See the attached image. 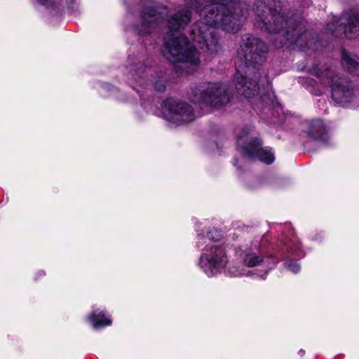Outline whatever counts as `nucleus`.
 Segmentation results:
<instances>
[{"label": "nucleus", "mask_w": 359, "mask_h": 359, "mask_svg": "<svg viewBox=\"0 0 359 359\" xmlns=\"http://www.w3.org/2000/svg\"><path fill=\"white\" fill-rule=\"evenodd\" d=\"M276 103L274 95L272 93H266L260 96L259 102L255 106V109L257 111L264 110V109L270 110L272 107L275 106Z\"/></svg>", "instance_id": "17"}, {"label": "nucleus", "mask_w": 359, "mask_h": 359, "mask_svg": "<svg viewBox=\"0 0 359 359\" xmlns=\"http://www.w3.org/2000/svg\"><path fill=\"white\" fill-rule=\"evenodd\" d=\"M67 7L72 12H75L78 10V0H66Z\"/></svg>", "instance_id": "21"}, {"label": "nucleus", "mask_w": 359, "mask_h": 359, "mask_svg": "<svg viewBox=\"0 0 359 359\" xmlns=\"http://www.w3.org/2000/svg\"><path fill=\"white\" fill-rule=\"evenodd\" d=\"M128 70V83L132 88L137 86L147 88L151 83L154 89L158 92H164L168 83V77L163 72H156L152 67L150 60H144V57H130L126 65Z\"/></svg>", "instance_id": "6"}, {"label": "nucleus", "mask_w": 359, "mask_h": 359, "mask_svg": "<svg viewBox=\"0 0 359 359\" xmlns=\"http://www.w3.org/2000/svg\"><path fill=\"white\" fill-rule=\"evenodd\" d=\"M219 237V234L217 232V230L213 229L211 231H209L207 233V235L205 236L201 233H198L197 236L198 241L196 242L197 245L199 246L200 244H205L207 243V240L211 241V240H218Z\"/></svg>", "instance_id": "18"}, {"label": "nucleus", "mask_w": 359, "mask_h": 359, "mask_svg": "<svg viewBox=\"0 0 359 359\" xmlns=\"http://www.w3.org/2000/svg\"><path fill=\"white\" fill-rule=\"evenodd\" d=\"M353 107H359V87L354 88V95H353Z\"/></svg>", "instance_id": "22"}, {"label": "nucleus", "mask_w": 359, "mask_h": 359, "mask_svg": "<svg viewBox=\"0 0 359 359\" xmlns=\"http://www.w3.org/2000/svg\"><path fill=\"white\" fill-rule=\"evenodd\" d=\"M245 266L248 267H260L261 273L255 276L264 278L268 272L273 269L278 259L273 257L265 256L257 245L241 249L239 254Z\"/></svg>", "instance_id": "12"}, {"label": "nucleus", "mask_w": 359, "mask_h": 359, "mask_svg": "<svg viewBox=\"0 0 359 359\" xmlns=\"http://www.w3.org/2000/svg\"><path fill=\"white\" fill-rule=\"evenodd\" d=\"M341 64L349 74L359 76V57L343 49L341 50Z\"/></svg>", "instance_id": "15"}, {"label": "nucleus", "mask_w": 359, "mask_h": 359, "mask_svg": "<svg viewBox=\"0 0 359 359\" xmlns=\"http://www.w3.org/2000/svg\"><path fill=\"white\" fill-rule=\"evenodd\" d=\"M102 88L104 90L106 89L107 90H116L114 87L111 86L109 84H104Z\"/></svg>", "instance_id": "24"}, {"label": "nucleus", "mask_w": 359, "mask_h": 359, "mask_svg": "<svg viewBox=\"0 0 359 359\" xmlns=\"http://www.w3.org/2000/svg\"><path fill=\"white\" fill-rule=\"evenodd\" d=\"M285 267L294 273H297L300 271V265L297 260H290L285 263Z\"/></svg>", "instance_id": "20"}, {"label": "nucleus", "mask_w": 359, "mask_h": 359, "mask_svg": "<svg viewBox=\"0 0 359 359\" xmlns=\"http://www.w3.org/2000/svg\"><path fill=\"white\" fill-rule=\"evenodd\" d=\"M161 109L164 118L177 125L189 123L196 118L192 106L178 99L167 98L162 102Z\"/></svg>", "instance_id": "10"}, {"label": "nucleus", "mask_w": 359, "mask_h": 359, "mask_svg": "<svg viewBox=\"0 0 359 359\" xmlns=\"http://www.w3.org/2000/svg\"><path fill=\"white\" fill-rule=\"evenodd\" d=\"M193 10L200 18L192 27V40L211 57L219 49L217 28L236 33L248 14L245 4L235 0H185L184 7L165 20L161 13L148 5L141 12L140 20L133 25L134 31L144 36L158 32L165 25L170 32L179 31L191 21Z\"/></svg>", "instance_id": "1"}, {"label": "nucleus", "mask_w": 359, "mask_h": 359, "mask_svg": "<svg viewBox=\"0 0 359 359\" xmlns=\"http://www.w3.org/2000/svg\"><path fill=\"white\" fill-rule=\"evenodd\" d=\"M59 0H36V1L47 7L54 6Z\"/></svg>", "instance_id": "23"}, {"label": "nucleus", "mask_w": 359, "mask_h": 359, "mask_svg": "<svg viewBox=\"0 0 359 359\" xmlns=\"http://www.w3.org/2000/svg\"><path fill=\"white\" fill-rule=\"evenodd\" d=\"M242 41L238 56L244 62L246 70L245 75L236 72L235 86L238 94L251 98L258 93L262 83L259 67L266 60L268 46L261 39L249 34L243 36Z\"/></svg>", "instance_id": "3"}, {"label": "nucleus", "mask_w": 359, "mask_h": 359, "mask_svg": "<svg viewBox=\"0 0 359 359\" xmlns=\"http://www.w3.org/2000/svg\"><path fill=\"white\" fill-rule=\"evenodd\" d=\"M233 165H237V160H236V159L234 160Z\"/></svg>", "instance_id": "26"}, {"label": "nucleus", "mask_w": 359, "mask_h": 359, "mask_svg": "<svg viewBox=\"0 0 359 359\" xmlns=\"http://www.w3.org/2000/svg\"><path fill=\"white\" fill-rule=\"evenodd\" d=\"M299 354L300 355H303L304 354V350H302V349H301V350L299 351Z\"/></svg>", "instance_id": "25"}, {"label": "nucleus", "mask_w": 359, "mask_h": 359, "mask_svg": "<svg viewBox=\"0 0 359 359\" xmlns=\"http://www.w3.org/2000/svg\"><path fill=\"white\" fill-rule=\"evenodd\" d=\"M252 11L257 27L283 37L279 43H276L278 48L288 46L302 51L318 49L316 32L306 29V22L302 16L284 11L280 0H255Z\"/></svg>", "instance_id": "2"}, {"label": "nucleus", "mask_w": 359, "mask_h": 359, "mask_svg": "<svg viewBox=\"0 0 359 359\" xmlns=\"http://www.w3.org/2000/svg\"><path fill=\"white\" fill-rule=\"evenodd\" d=\"M253 127L246 126L237 133V144L242 149V154L250 161L259 160L266 164H271L274 161V156L267 148L262 147V142L257 137H250Z\"/></svg>", "instance_id": "8"}, {"label": "nucleus", "mask_w": 359, "mask_h": 359, "mask_svg": "<svg viewBox=\"0 0 359 359\" xmlns=\"http://www.w3.org/2000/svg\"><path fill=\"white\" fill-rule=\"evenodd\" d=\"M306 133L309 139L323 144H326L329 138L327 128L321 119L310 121Z\"/></svg>", "instance_id": "13"}, {"label": "nucleus", "mask_w": 359, "mask_h": 359, "mask_svg": "<svg viewBox=\"0 0 359 359\" xmlns=\"http://www.w3.org/2000/svg\"><path fill=\"white\" fill-rule=\"evenodd\" d=\"M227 273L231 276H247V275H251V271H246L245 269L243 268H241V269H239L238 267H236V266H232V267H230L229 269H228V271Z\"/></svg>", "instance_id": "19"}, {"label": "nucleus", "mask_w": 359, "mask_h": 359, "mask_svg": "<svg viewBox=\"0 0 359 359\" xmlns=\"http://www.w3.org/2000/svg\"><path fill=\"white\" fill-rule=\"evenodd\" d=\"M228 258L222 246L206 244L203 249L199 266L208 276H215L219 273L226 266Z\"/></svg>", "instance_id": "9"}, {"label": "nucleus", "mask_w": 359, "mask_h": 359, "mask_svg": "<svg viewBox=\"0 0 359 359\" xmlns=\"http://www.w3.org/2000/svg\"><path fill=\"white\" fill-rule=\"evenodd\" d=\"M163 55L170 62L187 72L196 71L201 63L199 53L184 35L168 33L164 37Z\"/></svg>", "instance_id": "5"}, {"label": "nucleus", "mask_w": 359, "mask_h": 359, "mask_svg": "<svg viewBox=\"0 0 359 359\" xmlns=\"http://www.w3.org/2000/svg\"><path fill=\"white\" fill-rule=\"evenodd\" d=\"M279 248L287 257L290 256L302 257L304 256L299 239L296 236H292L291 238H283Z\"/></svg>", "instance_id": "14"}, {"label": "nucleus", "mask_w": 359, "mask_h": 359, "mask_svg": "<svg viewBox=\"0 0 359 359\" xmlns=\"http://www.w3.org/2000/svg\"><path fill=\"white\" fill-rule=\"evenodd\" d=\"M95 329L111 325V320L107 318L103 311H93L88 318Z\"/></svg>", "instance_id": "16"}, {"label": "nucleus", "mask_w": 359, "mask_h": 359, "mask_svg": "<svg viewBox=\"0 0 359 359\" xmlns=\"http://www.w3.org/2000/svg\"><path fill=\"white\" fill-rule=\"evenodd\" d=\"M326 29L337 37L354 38L359 34V15L352 10L344 11L339 18L334 17Z\"/></svg>", "instance_id": "11"}, {"label": "nucleus", "mask_w": 359, "mask_h": 359, "mask_svg": "<svg viewBox=\"0 0 359 359\" xmlns=\"http://www.w3.org/2000/svg\"><path fill=\"white\" fill-rule=\"evenodd\" d=\"M311 74L314 75L319 80L320 84L316 88V81L310 78H299V83L306 88H311L310 92L315 95H320L323 90L330 85L332 90V99L333 101L341 105L353 104L354 88L352 82L346 77L337 74L334 69L327 67H318V66L311 68L308 71Z\"/></svg>", "instance_id": "4"}, {"label": "nucleus", "mask_w": 359, "mask_h": 359, "mask_svg": "<svg viewBox=\"0 0 359 359\" xmlns=\"http://www.w3.org/2000/svg\"><path fill=\"white\" fill-rule=\"evenodd\" d=\"M232 98L228 87L221 83H203L191 90V102L215 108H221Z\"/></svg>", "instance_id": "7"}]
</instances>
